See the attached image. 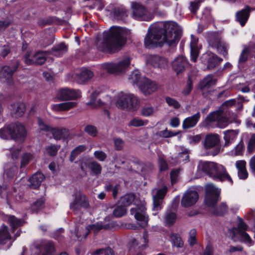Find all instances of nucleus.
I'll list each match as a JSON object with an SVG mask.
<instances>
[{
    "instance_id": "obj_1",
    "label": "nucleus",
    "mask_w": 255,
    "mask_h": 255,
    "mask_svg": "<svg viewBox=\"0 0 255 255\" xmlns=\"http://www.w3.org/2000/svg\"><path fill=\"white\" fill-rule=\"evenodd\" d=\"M181 30L175 22H158L151 25L144 39L146 48L160 47L163 44L169 46H175L181 38Z\"/></svg>"
},
{
    "instance_id": "obj_2",
    "label": "nucleus",
    "mask_w": 255,
    "mask_h": 255,
    "mask_svg": "<svg viewBox=\"0 0 255 255\" xmlns=\"http://www.w3.org/2000/svg\"><path fill=\"white\" fill-rule=\"evenodd\" d=\"M128 33V31L122 27L112 26L103 33L102 38L97 40V47L101 51L116 52L126 43Z\"/></svg>"
},
{
    "instance_id": "obj_3",
    "label": "nucleus",
    "mask_w": 255,
    "mask_h": 255,
    "mask_svg": "<svg viewBox=\"0 0 255 255\" xmlns=\"http://www.w3.org/2000/svg\"><path fill=\"white\" fill-rule=\"evenodd\" d=\"M98 94L96 92L92 93L90 101L87 103V105L94 108L103 104L110 105L115 103L120 109L131 111L136 110L139 105V102L137 98L133 94L127 92H120L116 96L115 101L112 100L111 98L108 96H106L102 101L101 99L97 101L96 96Z\"/></svg>"
},
{
    "instance_id": "obj_4",
    "label": "nucleus",
    "mask_w": 255,
    "mask_h": 255,
    "mask_svg": "<svg viewBox=\"0 0 255 255\" xmlns=\"http://www.w3.org/2000/svg\"><path fill=\"white\" fill-rule=\"evenodd\" d=\"M207 40L210 47L216 48L219 53L225 56L227 55L229 45L222 40V37L220 33L218 32L208 33Z\"/></svg>"
},
{
    "instance_id": "obj_5",
    "label": "nucleus",
    "mask_w": 255,
    "mask_h": 255,
    "mask_svg": "<svg viewBox=\"0 0 255 255\" xmlns=\"http://www.w3.org/2000/svg\"><path fill=\"white\" fill-rule=\"evenodd\" d=\"M8 133L12 138L15 140L22 139L26 135V130L24 126L20 123H14L9 125L8 127L0 130V136L5 138L3 134Z\"/></svg>"
},
{
    "instance_id": "obj_6",
    "label": "nucleus",
    "mask_w": 255,
    "mask_h": 255,
    "mask_svg": "<svg viewBox=\"0 0 255 255\" xmlns=\"http://www.w3.org/2000/svg\"><path fill=\"white\" fill-rule=\"evenodd\" d=\"M47 54L46 51H28L24 56V61L27 65H40L46 61Z\"/></svg>"
},
{
    "instance_id": "obj_7",
    "label": "nucleus",
    "mask_w": 255,
    "mask_h": 255,
    "mask_svg": "<svg viewBox=\"0 0 255 255\" xmlns=\"http://www.w3.org/2000/svg\"><path fill=\"white\" fill-rule=\"evenodd\" d=\"M215 122L217 126L221 128H225L230 122L221 109L210 113L206 119V123L209 126Z\"/></svg>"
},
{
    "instance_id": "obj_8",
    "label": "nucleus",
    "mask_w": 255,
    "mask_h": 255,
    "mask_svg": "<svg viewBox=\"0 0 255 255\" xmlns=\"http://www.w3.org/2000/svg\"><path fill=\"white\" fill-rule=\"evenodd\" d=\"M221 190L212 184L205 186V204L209 207H214L220 199Z\"/></svg>"
},
{
    "instance_id": "obj_9",
    "label": "nucleus",
    "mask_w": 255,
    "mask_h": 255,
    "mask_svg": "<svg viewBox=\"0 0 255 255\" xmlns=\"http://www.w3.org/2000/svg\"><path fill=\"white\" fill-rule=\"evenodd\" d=\"M20 234V230H16L14 233L7 226L2 225L0 227V244H7L9 247Z\"/></svg>"
},
{
    "instance_id": "obj_10",
    "label": "nucleus",
    "mask_w": 255,
    "mask_h": 255,
    "mask_svg": "<svg viewBox=\"0 0 255 255\" xmlns=\"http://www.w3.org/2000/svg\"><path fill=\"white\" fill-rule=\"evenodd\" d=\"M130 63V58L126 57L118 63H104L102 68L109 73H120L125 72Z\"/></svg>"
},
{
    "instance_id": "obj_11",
    "label": "nucleus",
    "mask_w": 255,
    "mask_h": 255,
    "mask_svg": "<svg viewBox=\"0 0 255 255\" xmlns=\"http://www.w3.org/2000/svg\"><path fill=\"white\" fill-rule=\"evenodd\" d=\"M214 167L210 177L218 181H223L227 180L231 183L233 182L232 178L223 165L215 162Z\"/></svg>"
},
{
    "instance_id": "obj_12",
    "label": "nucleus",
    "mask_w": 255,
    "mask_h": 255,
    "mask_svg": "<svg viewBox=\"0 0 255 255\" xmlns=\"http://www.w3.org/2000/svg\"><path fill=\"white\" fill-rule=\"evenodd\" d=\"M146 210L145 203H141L137 206L135 208L130 209L131 214L134 215L138 224L143 228L146 227L148 223V217L146 214Z\"/></svg>"
},
{
    "instance_id": "obj_13",
    "label": "nucleus",
    "mask_w": 255,
    "mask_h": 255,
    "mask_svg": "<svg viewBox=\"0 0 255 255\" xmlns=\"http://www.w3.org/2000/svg\"><path fill=\"white\" fill-rule=\"evenodd\" d=\"M227 236L235 242H241L250 244L252 241V239L248 234L237 228L229 229L227 232Z\"/></svg>"
},
{
    "instance_id": "obj_14",
    "label": "nucleus",
    "mask_w": 255,
    "mask_h": 255,
    "mask_svg": "<svg viewBox=\"0 0 255 255\" xmlns=\"http://www.w3.org/2000/svg\"><path fill=\"white\" fill-rule=\"evenodd\" d=\"M133 17L138 20L149 21L152 18V15L142 5L138 3L132 5Z\"/></svg>"
},
{
    "instance_id": "obj_15",
    "label": "nucleus",
    "mask_w": 255,
    "mask_h": 255,
    "mask_svg": "<svg viewBox=\"0 0 255 255\" xmlns=\"http://www.w3.org/2000/svg\"><path fill=\"white\" fill-rule=\"evenodd\" d=\"M81 96L79 90L63 88L59 90L57 93V97L60 101L73 100Z\"/></svg>"
},
{
    "instance_id": "obj_16",
    "label": "nucleus",
    "mask_w": 255,
    "mask_h": 255,
    "mask_svg": "<svg viewBox=\"0 0 255 255\" xmlns=\"http://www.w3.org/2000/svg\"><path fill=\"white\" fill-rule=\"evenodd\" d=\"M73 196L74 201L70 206L71 209L76 211L79 210L80 207L88 208L89 207L88 198L83 193L77 191Z\"/></svg>"
},
{
    "instance_id": "obj_17",
    "label": "nucleus",
    "mask_w": 255,
    "mask_h": 255,
    "mask_svg": "<svg viewBox=\"0 0 255 255\" xmlns=\"http://www.w3.org/2000/svg\"><path fill=\"white\" fill-rule=\"evenodd\" d=\"M199 198L198 192L195 190H188L184 194L181 205L183 207H190L193 206Z\"/></svg>"
},
{
    "instance_id": "obj_18",
    "label": "nucleus",
    "mask_w": 255,
    "mask_h": 255,
    "mask_svg": "<svg viewBox=\"0 0 255 255\" xmlns=\"http://www.w3.org/2000/svg\"><path fill=\"white\" fill-rule=\"evenodd\" d=\"M138 88L144 95H148L155 92L158 86L155 82L146 77H143L141 83L139 84Z\"/></svg>"
},
{
    "instance_id": "obj_19",
    "label": "nucleus",
    "mask_w": 255,
    "mask_h": 255,
    "mask_svg": "<svg viewBox=\"0 0 255 255\" xmlns=\"http://www.w3.org/2000/svg\"><path fill=\"white\" fill-rule=\"evenodd\" d=\"M201 59L202 62L206 64L209 69H214L222 60L214 53L210 51H207L204 53L202 55Z\"/></svg>"
},
{
    "instance_id": "obj_20",
    "label": "nucleus",
    "mask_w": 255,
    "mask_h": 255,
    "mask_svg": "<svg viewBox=\"0 0 255 255\" xmlns=\"http://www.w3.org/2000/svg\"><path fill=\"white\" fill-rule=\"evenodd\" d=\"M17 66V64L15 63L11 66L5 65L0 68V79L3 81H5L8 84H12V76Z\"/></svg>"
},
{
    "instance_id": "obj_21",
    "label": "nucleus",
    "mask_w": 255,
    "mask_h": 255,
    "mask_svg": "<svg viewBox=\"0 0 255 255\" xmlns=\"http://www.w3.org/2000/svg\"><path fill=\"white\" fill-rule=\"evenodd\" d=\"M188 65L186 57L181 55L176 57L172 62V67L176 74L183 73Z\"/></svg>"
},
{
    "instance_id": "obj_22",
    "label": "nucleus",
    "mask_w": 255,
    "mask_h": 255,
    "mask_svg": "<svg viewBox=\"0 0 255 255\" xmlns=\"http://www.w3.org/2000/svg\"><path fill=\"white\" fill-rule=\"evenodd\" d=\"M80 166L81 170L83 171H86V169L88 167L89 168L92 175H99L102 171V166L100 164L94 161L84 160L81 162Z\"/></svg>"
},
{
    "instance_id": "obj_23",
    "label": "nucleus",
    "mask_w": 255,
    "mask_h": 255,
    "mask_svg": "<svg viewBox=\"0 0 255 255\" xmlns=\"http://www.w3.org/2000/svg\"><path fill=\"white\" fill-rule=\"evenodd\" d=\"M147 62L153 67L161 69L166 68L168 65V60L166 58L158 55L149 56Z\"/></svg>"
},
{
    "instance_id": "obj_24",
    "label": "nucleus",
    "mask_w": 255,
    "mask_h": 255,
    "mask_svg": "<svg viewBox=\"0 0 255 255\" xmlns=\"http://www.w3.org/2000/svg\"><path fill=\"white\" fill-rule=\"evenodd\" d=\"M110 225L108 224L103 225L101 223H97L96 224L89 225L85 229V233L84 235H81L79 234L78 231L76 232V236L78 239L82 240L85 239L87 236L89 234L91 231H93L95 234H96L98 231L102 229H108L110 228Z\"/></svg>"
},
{
    "instance_id": "obj_25",
    "label": "nucleus",
    "mask_w": 255,
    "mask_h": 255,
    "mask_svg": "<svg viewBox=\"0 0 255 255\" xmlns=\"http://www.w3.org/2000/svg\"><path fill=\"white\" fill-rule=\"evenodd\" d=\"M252 10V9L249 6L246 5L245 8L236 13V20L238 21L242 26H244L247 22Z\"/></svg>"
},
{
    "instance_id": "obj_26",
    "label": "nucleus",
    "mask_w": 255,
    "mask_h": 255,
    "mask_svg": "<svg viewBox=\"0 0 255 255\" xmlns=\"http://www.w3.org/2000/svg\"><path fill=\"white\" fill-rule=\"evenodd\" d=\"M220 142L219 135L218 134L210 133L207 134L204 141V146L210 149L217 145Z\"/></svg>"
},
{
    "instance_id": "obj_27",
    "label": "nucleus",
    "mask_w": 255,
    "mask_h": 255,
    "mask_svg": "<svg viewBox=\"0 0 255 255\" xmlns=\"http://www.w3.org/2000/svg\"><path fill=\"white\" fill-rule=\"evenodd\" d=\"M198 39L193 34L191 35L190 41V54L191 60L196 62L199 54V50L198 47Z\"/></svg>"
},
{
    "instance_id": "obj_28",
    "label": "nucleus",
    "mask_w": 255,
    "mask_h": 255,
    "mask_svg": "<svg viewBox=\"0 0 255 255\" xmlns=\"http://www.w3.org/2000/svg\"><path fill=\"white\" fill-rule=\"evenodd\" d=\"M77 106L76 102H68L60 104H56L52 105V110L56 112L68 111Z\"/></svg>"
},
{
    "instance_id": "obj_29",
    "label": "nucleus",
    "mask_w": 255,
    "mask_h": 255,
    "mask_svg": "<svg viewBox=\"0 0 255 255\" xmlns=\"http://www.w3.org/2000/svg\"><path fill=\"white\" fill-rule=\"evenodd\" d=\"M214 163L215 162L201 160L198 163V170L210 177L212 169L214 167Z\"/></svg>"
},
{
    "instance_id": "obj_30",
    "label": "nucleus",
    "mask_w": 255,
    "mask_h": 255,
    "mask_svg": "<svg viewBox=\"0 0 255 255\" xmlns=\"http://www.w3.org/2000/svg\"><path fill=\"white\" fill-rule=\"evenodd\" d=\"M200 118V114L198 112L195 115L186 118L183 122V128L188 129L195 127L199 121Z\"/></svg>"
},
{
    "instance_id": "obj_31",
    "label": "nucleus",
    "mask_w": 255,
    "mask_h": 255,
    "mask_svg": "<svg viewBox=\"0 0 255 255\" xmlns=\"http://www.w3.org/2000/svg\"><path fill=\"white\" fill-rule=\"evenodd\" d=\"M53 138L56 140L66 139L69 135V131L65 128H52L50 131Z\"/></svg>"
},
{
    "instance_id": "obj_32",
    "label": "nucleus",
    "mask_w": 255,
    "mask_h": 255,
    "mask_svg": "<svg viewBox=\"0 0 255 255\" xmlns=\"http://www.w3.org/2000/svg\"><path fill=\"white\" fill-rule=\"evenodd\" d=\"M94 74L91 71L84 69L81 71L80 73L77 74L75 75V78L77 83L83 84L92 78Z\"/></svg>"
},
{
    "instance_id": "obj_33",
    "label": "nucleus",
    "mask_w": 255,
    "mask_h": 255,
    "mask_svg": "<svg viewBox=\"0 0 255 255\" xmlns=\"http://www.w3.org/2000/svg\"><path fill=\"white\" fill-rule=\"evenodd\" d=\"M37 248L43 251V255H51L54 253L55 249L53 244L49 241H43Z\"/></svg>"
},
{
    "instance_id": "obj_34",
    "label": "nucleus",
    "mask_w": 255,
    "mask_h": 255,
    "mask_svg": "<svg viewBox=\"0 0 255 255\" xmlns=\"http://www.w3.org/2000/svg\"><path fill=\"white\" fill-rule=\"evenodd\" d=\"M246 165V162L244 160H239L236 162V167L238 169V175L241 179H245L248 176Z\"/></svg>"
},
{
    "instance_id": "obj_35",
    "label": "nucleus",
    "mask_w": 255,
    "mask_h": 255,
    "mask_svg": "<svg viewBox=\"0 0 255 255\" xmlns=\"http://www.w3.org/2000/svg\"><path fill=\"white\" fill-rule=\"evenodd\" d=\"M215 82L216 81L214 80L213 76L208 75L200 82L199 88L202 91L208 89L211 86L214 85Z\"/></svg>"
},
{
    "instance_id": "obj_36",
    "label": "nucleus",
    "mask_w": 255,
    "mask_h": 255,
    "mask_svg": "<svg viewBox=\"0 0 255 255\" xmlns=\"http://www.w3.org/2000/svg\"><path fill=\"white\" fill-rule=\"evenodd\" d=\"M44 179V176L41 173L37 172L35 173L29 178L30 186L35 189L39 187Z\"/></svg>"
},
{
    "instance_id": "obj_37",
    "label": "nucleus",
    "mask_w": 255,
    "mask_h": 255,
    "mask_svg": "<svg viewBox=\"0 0 255 255\" xmlns=\"http://www.w3.org/2000/svg\"><path fill=\"white\" fill-rule=\"evenodd\" d=\"M239 131L237 130H228L224 132V138L225 141V145H229L236 138Z\"/></svg>"
},
{
    "instance_id": "obj_38",
    "label": "nucleus",
    "mask_w": 255,
    "mask_h": 255,
    "mask_svg": "<svg viewBox=\"0 0 255 255\" xmlns=\"http://www.w3.org/2000/svg\"><path fill=\"white\" fill-rule=\"evenodd\" d=\"M8 222L9 223L10 227L11 230L14 233L16 232V229L24 224V221L22 220L18 219L15 217L14 216H9L8 217Z\"/></svg>"
},
{
    "instance_id": "obj_39",
    "label": "nucleus",
    "mask_w": 255,
    "mask_h": 255,
    "mask_svg": "<svg viewBox=\"0 0 255 255\" xmlns=\"http://www.w3.org/2000/svg\"><path fill=\"white\" fill-rule=\"evenodd\" d=\"M143 77H141L139 72L137 70L132 72L128 77V81L133 85H136L139 87V84L141 83V80Z\"/></svg>"
},
{
    "instance_id": "obj_40",
    "label": "nucleus",
    "mask_w": 255,
    "mask_h": 255,
    "mask_svg": "<svg viewBox=\"0 0 255 255\" xmlns=\"http://www.w3.org/2000/svg\"><path fill=\"white\" fill-rule=\"evenodd\" d=\"M67 51V47L63 43H60L52 49V54L56 56H60Z\"/></svg>"
},
{
    "instance_id": "obj_41",
    "label": "nucleus",
    "mask_w": 255,
    "mask_h": 255,
    "mask_svg": "<svg viewBox=\"0 0 255 255\" xmlns=\"http://www.w3.org/2000/svg\"><path fill=\"white\" fill-rule=\"evenodd\" d=\"M25 109V105L24 103H19L14 106L12 112L16 117H20L24 113Z\"/></svg>"
},
{
    "instance_id": "obj_42",
    "label": "nucleus",
    "mask_w": 255,
    "mask_h": 255,
    "mask_svg": "<svg viewBox=\"0 0 255 255\" xmlns=\"http://www.w3.org/2000/svg\"><path fill=\"white\" fill-rule=\"evenodd\" d=\"M135 199V196L133 194H127L121 197V202L124 206H128L131 205Z\"/></svg>"
},
{
    "instance_id": "obj_43",
    "label": "nucleus",
    "mask_w": 255,
    "mask_h": 255,
    "mask_svg": "<svg viewBox=\"0 0 255 255\" xmlns=\"http://www.w3.org/2000/svg\"><path fill=\"white\" fill-rule=\"evenodd\" d=\"M171 241L173 246L177 248H182L183 246V243L180 237L177 234H172L171 235Z\"/></svg>"
},
{
    "instance_id": "obj_44",
    "label": "nucleus",
    "mask_w": 255,
    "mask_h": 255,
    "mask_svg": "<svg viewBox=\"0 0 255 255\" xmlns=\"http://www.w3.org/2000/svg\"><path fill=\"white\" fill-rule=\"evenodd\" d=\"M86 147L83 145H80L76 147L71 153L70 157V161L73 162L76 158V156L81 152L84 151Z\"/></svg>"
},
{
    "instance_id": "obj_45",
    "label": "nucleus",
    "mask_w": 255,
    "mask_h": 255,
    "mask_svg": "<svg viewBox=\"0 0 255 255\" xmlns=\"http://www.w3.org/2000/svg\"><path fill=\"white\" fill-rule=\"evenodd\" d=\"M127 209L125 206H119L116 207L113 211V216L116 218L121 217L126 214Z\"/></svg>"
},
{
    "instance_id": "obj_46",
    "label": "nucleus",
    "mask_w": 255,
    "mask_h": 255,
    "mask_svg": "<svg viewBox=\"0 0 255 255\" xmlns=\"http://www.w3.org/2000/svg\"><path fill=\"white\" fill-rule=\"evenodd\" d=\"M177 134V133L169 130L167 128L163 130L158 131L156 133V135L157 136L163 138L173 137L176 135Z\"/></svg>"
},
{
    "instance_id": "obj_47",
    "label": "nucleus",
    "mask_w": 255,
    "mask_h": 255,
    "mask_svg": "<svg viewBox=\"0 0 255 255\" xmlns=\"http://www.w3.org/2000/svg\"><path fill=\"white\" fill-rule=\"evenodd\" d=\"M245 149V145L243 141H241L232 151V154L238 156L242 155Z\"/></svg>"
},
{
    "instance_id": "obj_48",
    "label": "nucleus",
    "mask_w": 255,
    "mask_h": 255,
    "mask_svg": "<svg viewBox=\"0 0 255 255\" xmlns=\"http://www.w3.org/2000/svg\"><path fill=\"white\" fill-rule=\"evenodd\" d=\"M176 214L173 212L167 213L164 218V223L167 226L172 225L176 220Z\"/></svg>"
},
{
    "instance_id": "obj_49",
    "label": "nucleus",
    "mask_w": 255,
    "mask_h": 255,
    "mask_svg": "<svg viewBox=\"0 0 255 255\" xmlns=\"http://www.w3.org/2000/svg\"><path fill=\"white\" fill-rule=\"evenodd\" d=\"M155 109L151 106H145L141 109V114L143 116L149 117L153 115L155 112Z\"/></svg>"
},
{
    "instance_id": "obj_50",
    "label": "nucleus",
    "mask_w": 255,
    "mask_h": 255,
    "mask_svg": "<svg viewBox=\"0 0 255 255\" xmlns=\"http://www.w3.org/2000/svg\"><path fill=\"white\" fill-rule=\"evenodd\" d=\"M44 207V201L40 199L34 202L31 206V210L34 212H37Z\"/></svg>"
},
{
    "instance_id": "obj_51",
    "label": "nucleus",
    "mask_w": 255,
    "mask_h": 255,
    "mask_svg": "<svg viewBox=\"0 0 255 255\" xmlns=\"http://www.w3.org/2000/svg\"><path fill=\"white\" fill-rule=\"evenodd\" d=\"M227 210V205L226 203H222L214 211V214L216 215H223Z\"/></svg>"
},
{
    "instance_id": "obj_52",
    "label": "nucleus",
    "mask_w": 255,
    "mask_h": 255,
    "mask_svg": "<svg viewBox=\"0 0 255 255\" xmlns=\"http://www.w3.org/2000/svg\"><path fill=\"white\" fill-rule=\"evenodd\" d=\"M33 155L30 153H24L21 158V167H25L32 159Z\"/></svg>"
},
{
    "instance_id": "obj_53",
    "label": "nucleus",
    "mask_w": 255,
    "mask_h": 255,
    "mask_svg": "<svg viewBox=\"0 0 255 255\" xmlns=\"http://www.w3.org/2000/svg\"><path fill=\"white\" fill-rule=\"evenodd\" d=\"M247 150L249 153L255 150V134L251 135L247 146Z\"/></svg>"
},
{
    "instance_id": "obj_54",
    "label": "nucleus",
    "mask_w": 255,
    "mask_h": 255,
    "mask_svg": "<svg viewBox=\"0 0 255 255\" xmlns=\"http://www.w3.org/2000/svg\"><path fill=\"white\" fill-rule=\"evenodd\" d=\"M85 131L90 136L95 137L97 135L98 131L96 127L92 125H87L85 128Z\"/></svg>"
},
{
    "instance_id": "obj_55",
    "label": "nucleus",
    "mask_w": 255,
    "mask_h": 255,
    "mask_svg": "<svg viewBox=\"0 0 255 255\" xmlns=\"http://www.w3.org/2000/svg\"><path fill=\"white\" fill-rule=\"evenodd\" d=\"M165 101L169 106L172 107L175 109H178L180 107L179 102L175 99L169 97L165 98Z\"/></svg>"
},
{
    "instance_id": "obj_56",
    "label": "nucleus",
    "mask_w": 255,
    "mask_h": 255,
    "mask_svg": "<svg viewBox=\"0 0 255 255\" xmlns=\"http://www.w3.org/2000/svg\"><path fill=\"white\" fill-rule=\"evenodd\" d=\"M59 148L60 145L52 144L46 147V150L48 154L51 156H54L57 154V152Z\"/></svg>"
},
{
    "instance_id": "obj_57",
    "label": "nucleus",
    "mask_w": 255,
    "mask_h": 255,
    "mask_svg": "<svg viewBox=\"0 0 255 255\" xmlns=\"http://www.w3.org/2000/svg\"><path fill=\"white\" fill-rule=\"evenodd\" d=\"M144 125V121L138 118H134L130 121L128 125L134 127L142 126Z\"/></svg>"
},
{
    "instance_id": "obj_58",
    "label": "nucleus",
    "mask_w": 255,
    "mask_h": 255,
    "mask_svg": "<svg viewBox=\"0 0 255 255\" xmlns=\"http://www.w3.org/2000/svg\"><path fill=\"white\" fill-rule=\"evenodd\" d=\"M196 230L195 229H192L189 232L188 242L191 246H193L196 243Z\"/></svg>"
},
{
    "instance_id": "obj_59",
    "label": "nucleus",
    "mask_w": 255,
    "mask_h": 255,
    "mask_svg": "<svg viewBox=\"0 0 255 255\" xmlns=\"http://www.w3.org/2000/svg\"><path fill=\"white\" fill-rule=\"evenodd\" d=\"M37 121L40 130L43 131H51L52 128L45 124L40 118H38Z\"/></svg>"
},
{
    "instance_id": "obj_60",
    "label": "nucleus",
    "mask_w": 255,
    "mask_h": 255,
    "mask_svg": "<svg viewBox=\"0 0 255 255\" xmlns=\"http://www.w3.org/2000/svg\"><path fill=\"white\" fill-rule=\"evenodd\" d=\"M95 157L100 161H104L106 157V154L102 150H97L94 153Z\"/></svg>"
},
{
    "instance_id": "obj_61",
    "label": "nucleus",
    "mask_w": 255,
    "mask_h": 255,
    "mask_svg": "<svg viewBox=\"0 0 255 255\" xmlns=\"http://www.w3.org/2000/svg\"><path fill=\"white\" fill-rule=\"evenodd\" d=\"M167 191V188L166 186H164L162 188L156 190V194L153 196L160 199H162L164 197Z\"/></svg>"
},
{
    "instance_id": "obj_62",
    "label": "nucleus",
    "mask_w": 255,
    "mask_h": 255,
    "mask_svg": "<svg viewBox=\"0 0 255 255\" xmlns=\"http://www.w3.org/2000/svg\"><path fill=\"white\" fill-rule=\"evenodd\" d=\"M193 88L192 81L190 78H189L187 81L186 87L183 90L182 93L184 95H189Z\"/></svg>"
},
{
    "instance_id": "obj_63",
    "label": "nucleus",
    "mask_w": 255,
    "mask_h": 255,
    "mask_svg": "<svg viewBox=\"0 0 255 255\" xmlns=\"http://www.w3.org/2000/svg\"><path fill=\"white\" fill-rule=\"evenodd\" d=\"M10 51L9 46L7 44L1 47L0 46V55L2 57H5Z\"/></svg>"
},
{
    "instance_id": "obj_64",
    "label": "nucleus",
    "mask_w": 255,
    "mask_h": 255,
    "mask_svg": "<svg viewBox=\"0 0 255 255\" xmlns=\"http://www.w3.org/2000/svg\"><path fill=\"white\" fill-rule=\"evenodd\" d=\"M249 166L251 173L255 176V154L250 159Z\"/></svg>"
}]
</instances>
